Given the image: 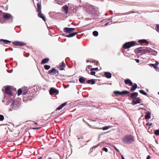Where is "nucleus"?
<instances>
[{
	"label": "nucleus",
	"instance_id": "obj_1",
	"mask_svg": "<svg viewBox=\"0 0 159 159\" xmlns=\"http://www.w3.org/2000/svg\"><path fill=\"white\" fill-rule=\"evenodd\" d=\"M122 141L125 144H130L134 141V137L131 134H127L123 137Z\"/></svg>",
	"mask_w": 159,
	"mask_h": 159
},
{
	"label": "nucleus",
	"instance_id": "obj_2",
	"mask_svg": "<svg viewBox=\"0 0 159 159\" xmlns=\"http://www.w3.org/2000/svg\"><path fill=\"white\" fill-rule=\"evenodd\" d=\"M11 108L10 110L11 111L16 110L19 107V104L17 101H13L10 105Z\"/></svg>",
	"mask_w": 159,
	"mask_h": 159
},
{
	"label": "nucleus",
	"instance_id": "obj_3",
	"mask_svg": "<svg viewBox=\"0 0 159 159\" xmlns=\"http://www.w3.org/2000/svg\"><path fill=\"white\" fill-rule=\"evenodd\" d=\"M143 52L145 53H149L150 54L156 55L157 54V52L154 50L150 48H146L143 49Z\"/></svg>",
	"mask_w": 159,
	"mask_h": 159
},
{
	"label": "nucleus",
	"instance_id": "obj_4",
	"mask_svg": "<svg viewBox=\"0 0 159 159\" xmlns=\"http://www.w3.org/2000/svg\"><path fill=\"white\" fill-rule=\"evenodd\" d=\"M135 42L134 41H131L126 43L123 45V47L125 49L129 48L135 45Z\"/></svg>",
	"mask_w": 159,
	"mask_h": 159
},
{
	"label": "nucleus",
	"instance_id": "obj_5",
	"mask_svg": "<svg viewBox=\"0 0 159 159\" xmlns=\"http://www.w3.org/2000/svg\"><path fill=\"white\" fill-rule=\"evenodd\" d=\"M12 44L14 46H25L26 45V43H25L18 41H16L13 42Z\"/></svg>",
	"mask_w": 159,
	"mask_h": 159
},
{
	"label": "nucleus",
	"instance_id": "obj_6",
	"mask_svg": "<svg viewBox=\"0 0 159 159\" xmlns=\"http://www.w3.org/2000/svg\"><path fill=\"white\" fill-rule=\"evenodd\" d=\"M129 92L127 91L124 90L121 92H120L119 91H114V93L116 95H123L124 94H126L129 93Z\"/></svg>",
	"mask_w": 159,
	"mask_h": 159
},
{
	"label": "nucleus",
	"instance_id": "obj_7",
	"mask_svg": "<svg viewBox=\"0 0 159 159\" xmlns=\"http://www.w3.org/2000/svg\"><path fill=\"white\" fill-rule=\"evenodd\" d=\"M75 30V28L65 27L64 28L63 31L66 33H70Z\"/></svg>",
	"mask_w": 159,
	"mask_h": 159
},
{
	"label": "nucleus",
	"instance_id": "obj_8",
	"mask_svg": "<svg viewBox=\"0 0 159 159\" xmlns=\"http://www.w3.org/2000/svg\"><path fill=\"white\" fill-rule=\"evenodd\" d=\"M49 93L51 95H53L54 94H58L59 91L58 90L54 88H52L49 91Z\"/></svg>",
	"mask_w": 159,
	"mask_h": 159
},
{
	"label": "nucleus",
	"instance_id": "obj_9",
	"mask_svg": "<svg viewBox=\"0 0 159 159\" xmlns=\"http://www.w3.org/2000/svg\"><path fill=\"white\" fill-rule=\"evenodd\" d=\"M58 71L55 68H52V70H50L48 71V73L51 75H53L56 73H58Z\"/></svg>",
	"mask_w": 159,
	"mask_h": 159
},
{
	"label": "nucleus",
	"instance_id": "obj_10",
	"mask_svg": "<svg viewBox=\"0 0 159 159\" xmlns=\"http://www.w3.org/2000/svg\"><path fill=\"white\" fill-rule=\"evenodd\" d=\"M141 102V99L139 98H136L135 100H133L132 101L133 105H135Z\"/></svg>",
	"mask_w": 159,
	"mask_h": 159
},
{
	"label": "nucleus",
	"instance_id": "obj_11",
	"mask_svg": "<svg viewBox=\"0 0 159 159\" xmlns=\"http://www.w3.org/2000/svg\"><path fill=\"white\" fill-rule=\"evenodd\" d=\"M68 7L67 5H65L62 7V11L66 14H67L68 13Z\"/></svg>",
	"mask_w": 159,
	"mask_h": 159
},
{
	"label": "nucleus",
	"instance_id": "obj_12",
	"mask_svg": "<svg viewBox=\"0 0 159 159\" xmlns=\"http://www.w3.org/2000/svg\"><path fill=\"white\" fill-rule=\"evenodd\" d=\"M66 65L63 61H62L61 64L58 67V68L61 70H63L65 67Z\"/></svg>",
	"mask_w": 159,
	"mask_h": 159
},
{
	"label": "nucleus",
	"instance_id": "obj_13",
	"mask_svg": "<svg viewBox=\"0 0 159 159\" xmlns=\"http://www.w3.org/2000/svg\"><path fill=\"white\" fill-rule=\"evenodd\" d=\"M138 95V93L137 92H134L132 93L130 97L132 99L134 100L135 99Z\"/></svg>",
	"mask_w": 159,
	"mask_h": 159
},
{
	"label": "nucleus",
	"instance_id": "obj_14",
	"mask_svg": "<svg viewBox=\"0 0 159 159\" xmlns=\"http://www.w3.org/2000/svg\"><path fill=\"white\" fill-rule=\"evenodd\" d=\"M125 83L126 84H129L130 86L133 85L132 82L129 79H126L125 81Z\"/></svg>",
	"mask_w": 159,
	"mask_h": 159
},
{
	"label": "nucleus",
	"instance_id": "obj_15",
	"mask_svg": "<svg viewBox=\"0 0 159 159\" xmlns=\"http://www.w3.org/2000/svg\"><path fill=\"white\" fill-rule=\"evenodd\" d=\"M3 16L4 19L7 20H9L10 19L11 16L10 14L9 13H6L3 15Z\"/></svg>",
	"mask_w": 159,
	"mask_h": 159
},
{
	"label": "nucleus",
	"instance_id": "obj_16",
	"mask_svg": "<svg viewBox=\"0 0 159 159\" xmlns=\"http://www.w3.org/2000/svg\"><path fill=\"white\" fill-rule=\"evenodd\" d=\"M5 93L9 95H12L11 90L9 87H7L5 89Z\"/></svg>",
	"mask_w": 159,
	"mask_h": 159
},
{
	"label": "nucleus",
	"instance_id": "obj_17",
	"mask_svg": "<svg viewBox=\"0 0 159 159\" xmlns=\"http://www.w3.org/2000/svg\"><path fill=\"white\" fill-rule=\"evenodd\" d=\"M67 103L66 102L64 103H63L61 105L57 107L56 110H59L61 109L63 107H64L65 105H67Z\"/></svg>",
	"mask_w": 159,
	"mask_h": 159
},
{
	"label": "nucleus",
	"instance_id": "obj_18",
	"mask_svg": "<svg viewBox=\"0 0 159 159\" xmlns=\"http://www.w3.org/2000/svg\"><path fill=\"white\" fill-rule=\"evenodd\" d=\"M67 103L66 102L64 103H63L61 105L57 107L56 110H59L61 109L63 107H64L65 105H67Z\"/></svg>",
	"mask_w": 159,
	"mask_h": 159
},
{
	"label": "nucleus",
	"instance_id": "obj_19",
	"mask_svg": "<svg viewBox=\"0 0 159 159\" xmlns=\"http://www.w3.org/2000/svg\"><path fill=\"white\" fill-rule=\"evenodd\" d=\"M67 103L66 102L64 103H63L61 105L57 107L56 110H59L61 109L63 107H64L65 105H67Z\"/></svg>",
	"mask_w": 159,
	"mask_h": 159
},
{
	"label": "nucleus",
	"instance_id": "obj_20",
	"mask_svg": "<svg viewBox=\"0 0 159 159\" xmlns=\"http://www.w3.org/2000/svg\"><path fill=\"white\" fill-rule=\"evenodd\" d=\"M39 13L38 14V16L39 17L42 18V19L44 21H46V19L45 17L43 16V14L41 13V12H38Z\"/></svg>",
	"mask_w": 159,
	"mask_h": 159
},
{
	"label": "nucleus",
	"instance_id": "obj_21",
	"mask_svg": "<svg viewBox=\"0 0 159 159\" xmlns=\"http://www.w3.org/2000/svg\"><path fill=\"white\" fill-rule=\"evenodd\" d=\"M80 82L81 83L85 84L86 78L83 77H81L79 79Z\"/></svg>",
	"mask_w": 159,
	"mask_h": 159
},
{
	"label": "nucleus",
	"instance_id": "obj_22",
	"mask_svg": "<svg viewBox=\"0 0 159 159\" xmlns=\"http://www.w3.org/2000/svg\"><path fill=\"white\" fill-rule=\"evenodd\" d=\"M104 75L107 78H110L111 77V74L109 72H105Z\"/></svg>",
	"mask_w": 159,
	"mask_h": 159
},
{
	"label": "nucleus",
	"instance_id": "obj_23",
	"mask_svg": "<svg viewBox=\"0 0 159 159\" xmlns=\"http://www.w3.org/2000/svg\"><path fill=\"white\" fill-rule=\"evenodd\" d=\"M137 84H134L132 87L131 89H130V91L131 92H133L137 88Z\"/></svg>",
	"mask_w": 159,
	"mask_h": 159
},
{
	"label": "nucleus",
	"instance_id": "obj_24",
	"mask_svg": "<svg viewBox=\"0 0 159 159\" xmlns=\"http://www.w3.org/2000/svg\"><path fill=\"white\" fill-rule=\"evenodd\" d=\"M77 34H78L77 32H74V33L70 34H69L66 35V37H69V38L73 37L75 36V35H76Z\"/></svg>",
	"mask_w": 159,
	"mask_h": 159
},
{
	"label": "nucleus",
	"instance_id": "obj_25",
	"mask_svg": "<svg viewBox=\"0 0 159 159\" xmlns=\"http://www.w3.org/2000/svg\"><path fill=\"white\" fill-rule=\"evenodd\" d=\"M49 59L46 58L43 59L41 61V64H43L48 62L49 61Z\"/></svg>",
	"mask_w": 159,
	"mask_h": 159
},
{
	"label": "nucleus",
	"instance_id": "obj_26",
	"mask_svg": "<svg viewBox=\"0 0 159 159\" xmlns=\"http://www.w3.org/2000/svg\"><path fill=\"white\" fill-rule=\"evenodd\" d=\"M138 42L140 43H146V45H147L148 44V42L145 39H141L139 40L138 41Z\"/></svg>",
	"mask_w": 159,
	"mask_h": 159
},
{
	"label": "nucleus",
	"instance_id": "obj_27",
	"mask_svg": "<svg viewBox=\"0 0 159 159\" xmlns=\"http://www.w3.org/2000/svg\"><path fill=\"white\" fill-rule=\"evenodd\" d=\"M87 83L88 84H94L95 83V81L93 79L89 80L87 81Z\"/></svg>",
	"mask_w": 159,
	"mask_h": 159
},
{
	"label": "nucleus",
	"instance_id": "obj_28",
	"mask_svg": "<svg viewBox=\"0 0 159 159\" xmlns=\"http://www.w3.org/2000/svg\"><path fill=\"white\" fill-rule=\"evenodd\" d=\"M158 64V63L156 61L155 64H149V66H153V68L155 69L157 66Z\"/></svg>",
	"mask_w": 159,
	"mask_h": 159
},
{
	"label": "nucleus",
	"instance_id": "obj_29",
	"mask_svg": "<svg viewBox=\"0 0 159 159\" xmlns=\"http://www.w3.org/2000/svg\"><path fill=\"white\" fill-rule=\"evenodd\" d=\"M37 11L38 12H41V7L40 4L39 3H37Z\"/></svg>",
	"mask_w": 159,
	"mask_h": 159
},
{
	"label": "nucleus",
	"instance_id": "obj_30",
	"mask_svg": "<svg viewBox=\"0 0 159 159\" xmlns=\"http://www.w3.org/2000/svg\"><path fill=\"white\" fill-rule=\"evenodd\" d=\"M0 41H2L5 44H7L8 43H11V41L8 40H7L3 39H0Z\"/></svg>",
	"mask_w": 159,
	"mask_h": 159
},
{
	"label": "nucleus",
	"instance_id": "obj_31",
	"mask_svg": "<svg viewBox=\"0 0 159 159\" xmlns=\"http://www.w3.org/2000/svg\"><path fill=\"white\" fill-rule=\"evenodd\" d=\"M145 119H148L150 118V112L147 113L145 115Z\"/></svg>",
	"mask_w": 159,
	"mask_h": 159
},
{
	"label": "nucleus",
	"instance_id": "obj_32",
	"mask_svg": "<svg viewBox=\"0 0 159 159\" xmlns=\"http://www.w3.org/2000/svg\"><path fill=\"white\" fill-rule=\"evenodd\" d=\"M108 21H110L111 22H112V20L111 18H109V19H106L104 20H102V21H104V22H107Z\"/></svg>",
	"mask_w": 159,
	"mask_h": 159
},
{
	"label": "nucleus",
	"instance_id": "obj_33",
	"mask_svg": "<svg viewBox=\"0 0 159 159\" xmlns=\"http://www.w3.org/2000/svg\"><path fill=\"white\" fill-rule=\"evenodd\" d=\"M28 92V89H24L23 90V95H26L27 93Z\"/></svg>",
	"mask_w": 159,
	"mask_h": 159
},
{
	"label": "nucleus",
	"instance_id": "obj_34",
	"mask_svg": "<svg viewBox=\"0 0 159 159\" xmlns=\"http://www.w3.org/2000/svg\"><path fill=\"white\" fill-rule=\"evenodd\" d=\"M23 93V91L21 89H19L18 90V96L21 94Z\"/></svg>",
	"mask_w": 159,
	"mask_h": 159
},
{
	"label": "nucleus",
	"instance_id": "obj_35",
	"mask_svg": "<svg viewBox=\"0 0 159 159\" xmlns=\"http://www.w3.org/2000/svg\"><path fill=\"white\" fill-rule=\"evenodd\" d=\"M44 69L46 70H48L50 68V66H49V65H45L44 66Z\"/></svg>",
	"mask_w": 159,
	"mask_h": 159
},
{
	"label": "nucleus",
	"instance_id": "obj_36",
	"mask_svg": "<svg viewBox=\"0 0 159 159\" xmlns=\"http://www.w3.org/2000/svg\"><path fill=\"white\" fill-rule=\"evenodd\" d=\"M93 35L95 36H97L98 35V32L96 31H93Z\"/></svg>",
	"mask_w": 159,
	"mask_h": 159
},
{
	"label": "nucleus",
	"instance_id": "obj_37",
	"mask_svg": "<svg viewBox=\"0 0 159 159\" xmlns=\"http://www.w3.org/2000/svg\"><path fill=\"white\" fill-rule=\"evenodd\" d=\"M139 92L141 94H142L145 95H147V93L145 92H144L143 90H140L139 91Z\"/></svg>",
	"mask_w": 159,
	"mask_h": 159
},
{
	"label": "nucleus",
	"instance_id": "obj_38",
	"mask_svg": "<svg viewBox=\"0 0 159 159\" xmlns=\"http://www.w3.org/2000/svg\"><path fill=\"white\" fill-rule=\"evenodd\" d=\"M154 134L156 135H159V129L156 130L155 131Z\"/></svg>",
	"mask_w": 159,
	"mask_h": 159
},
{
	"label": "nucleus",
	"instance_id": "obj_39",
	"mask_svg": "<svg viewBox=\"0 0 159 159\" xmlns=\"http://www.w3.org/2000/svg\"><path fill=\"white\" fill-rule=\"evenodd\" d=\"M156 30L159 33V25L157 24L156 25Z\"/></svg>",
	"mask_w": 159,
	"mask_h": 159
},
{
	"label": "nucleus",
	"instance_id": "obj_40",
	"mask_svg": "<svg viewBox=\"0 0 159 159\" xmlns=\"http://www.w3.org/2000/svg\"><path fill=\"white\" fill-rule=\"evenodd\" d=\"M4 119V116L1 115H0V120L2 121Z\"/></svg>",
	"mask_w": 159,
	"mask_h": 159
},
{
	"label": "nucleus",
	"instance_id": "obj_41",
	"mask_svg": "<svg viewBox=\"0 0 159 159\" xmlns=\"http://www.w3.org/2000/svg\"><path fill=\"white\" fill-rule=\"evenodd\" d=\"M109 128V127L107 126L103 127L102 128V129L103 130H107Z\"/></svg>",
	"mask_w": 159,
	"mask_h": 159
},
{
	"label": "nucleus",
	"instance_id": "obj_42",
	"mask_svg": "<svg viewBox=\"0 0 159 159\" xmlns=\"http://www.w3.org/2000/svg\"><path fill=\"white\" fill-rule=\"evenodd\" d=\"M98 70V68H93L91 69L90 71H92L93 70Z\"/></svg>",
	"mask_w": 159,
	"mask_h": 159
},
{
	"label": "nucleus",
	"instance_id": "obj_43",
	"mask_svg": "<svg viewBox=\"0 0 159 159\" xmlns=\"http://www.w3.org/2000/svg\"><path fill=\"white\" fill-rule=\"evenodd\" d=\"M111 22L110 21H109L108 22L106 23L104 25V26H106L109 25H110L111 24H109V23Z\"/></svg>",
	"mask_w": 159,
	"mask_h": 159
},
{
	"label": "nucleus",
	"instance_id": "obj_44",
	"mask_svg": "<svg viewBox=\"0 0 159 159\" xmlns=\"http://www.w3.org/2000/svg\"><path fill=\"white\" fill-rule=\"evenodd\" d=\"M103 150L104 151H105V152H107V151H108V149H107L106 148H105V147H104L103 148Z\"/></svg>",
	"mask_w": 159,
	"mask_h": 159
},
{
	"label": "nucleus",
	"instance_id": "obj_45",
	"mask_svg": "<svg viewBox=\"0 0 159 159\" xmlns=\"http://www.w3.org/2000/svg\"><path fill=\"white\" fill-rule=\"evenodd\" d=\"M90 74L92 75H94L95 74V71H91L90 72Z\"/></svg>",
	"mask_w": 159,
	"mask_h": 159
},
{
	"label": "nucleus",
	"instance_id": "obj_46",
	"mask_svg": "<svg viewBox=\"0 0 159 159\" xmlns=\"http://www.w3.org/2000/svg\"><path fill=\"white\" fill-rule=\"evenodd\" d=\"M40 128V127H35V128H32L33 129H35V130H36V129H39Z\"/></svg>",
	"mask_w": 159,
	"mask_h": 159
},
{
	"label": "nucleus",
	"instance_id": "obj_47",
	"mask_svg": "<svg viewBox=\"0 0 159 159\" xmlns=\"http://www.w3.org/2000/svg\"><path fill=\"white\" fill-rule=\"evenodd\" d=\"M155 70L157 71H159V68L157 66L156 68H155Z\"/></svg>",
	"mask_w": 159,
	"mask_h": 159
},
{
	"label": "nucleus",
	"instance_id": "obj_48",
	"mask_svg": "<svg viewBox=\"0 0 159 159\" xmlns=\"http://www.w3.org/2000/svg\"><path fill=\"white\" fill-rule=\"evenodd\" d=\"M142 48H139L138 50V51L139 52H141V51H142V49L141 50V49H142Z\"/></svg>",
	"mask_w": 159,
	"mask_h": 159
},
{
	"label": "nucleus",
	"instance_id": "obj_49",
	"mask_svg": "<svg viewBox=\"0 0 159 159\" xmlns=\"http://www.w3.org/2000/svg\"><path fill=\"white\" fill-rule=\"evenodd\" d=\"M99 144H98L97 145H96V146H94L93 147V148H96L98 146H99Z\"/></svg>",
	"mask_w": 159,
	"mask_h": 159
},
{
	"label": "nucleus",
	"instance_id": "obj_50",
	"mask_svg": "<svg viewBox=\"0 0 159 159\" xmlns=\"http://www.w3.org/2000/svg\"><path fill=\"white\" fill-rule=\"evenodd\" d=\"M92 67V66L91 65H89L88 66L87 68L88 69H90L91 67Z\"/></svg>",
	"mask_w": 159,
	"mask_h": 159
},
{
	"label": "nucleus",
	"instance_id": "obj_51",
	"mask_svg": "<svg viewBox=\"0 0 159 159\" xmlns=\"http://www.w3.org/2000/svg\"><path fill=\"white\" fill-rule=\"evenodd\" d=\"M114 148L117 151L119 152V150L116 147H114Z\"/></svg>",
	"mask_w": 159,
	"mask_h": 159
},
{
	"label": "nucleus",
	"instance_id": "obj_52",
	"mask_svg": "<svg viewBox=\"0 0 159 159\" xmlns=\"http://www.w3.org/2000/svg\"><path fill=\"white\" fill-rule=\"evenodd\" d=\"M150 155H148L146 159H150Z\"/></svg>",
	"mask_w": 159,
	"mask_h": 159
},
{
	"label": "nucleus",
	"instance_id": "obj_53",
	"mask_svg": "<svg viewBox=\"0 0 159 159\" xmlns=\"http://www.w3.org/2000/svg\"><path fill=\"white\" fill-rule=\"evenodd\" d=\"M135 61H136V62L138 63H139V60H138V59H135Z\"/></svg>",
	"mask_w": 159,
	"mask_h": 159
},
{
	"label": "nucleus",
	"instance_id": "obj_54",
	"mask_svg": "<svg viewBox=\"0 0 159 159\" xmlns=\"http://www.w3.org/2000/svg\"><path fill=\"white\" fill-rule=\"evenodd\" d=\"M42 157H39L38 159H42Z\"/></svg>",
	"mask_w": 159,
	"mask_h": 159
},
{
	"label": "nucleus",
	"instance_id": "obj_55",
	"mask_svg": "<svg viewBox=\"0 0 159 159\" xmlns=\"http://www.w3.org/2000/svg\"><path fill=\"white\" fill-rule=\"evenodd\" d=\"M121 157H122V159H125L124 157H123V156H122Z\"/></svg>",
	"mask_w": 159,
	"mask_h": 159
},
{
	"label": "nucleus",
	"instance_id": "obj_56",
	"mask_svg": "<svg viewBox=\"0 0 159 159\" xmlns=\"http://www.w3.org/2000/svg\"><path fill=\"white\" fill-rule=\"evenodd\" d=\"M152 123H150L149 124V126H150L152 125Z\"/></svg>",
	"mask_w": 159,
	"mask_h": 159
},
{
	"label": "nucleus",
	"instance_id": "obj_57",
	"mask_svg": "<svg viewBox=\"0 0 159 159\" xmlns=\"http://www.w3.org/2000/svg\"><path fill=\"white\" fill-rule=\"evenodd\" d=\"M105 16H107V14L106 13V14H105Z\"/></svg>",
	"mask_w": 159,
	"mask_h": 159
},
{
	"label": "nucleus",
	"instance_id": "obj_58",
	"mask_svg": "<svg viewBox=\"0 0 159 159\" xmlns=\"http://www.w3.org/2000/svg\"><path fill=\"white\" fill-rule=\"evenodd\" d=\"M10 49L11 50V51H12V50H13L12 48H10Z\"/></svg>",
	"mask_w": 159,
	"mask_h": 159
},
{
	"label": "nucleus",
	"instance_id": "obj_59",
	"mask_svg": "<svg viewBox=\"0 0 159 159\" xmlns=\"http://www.w3.org/2000/svg\"><path fill=\"white\" fill-rule=\"evenodd\" d=\"M34 124H36V125L37 124V122H35L34 123Z\"/></svg>",
	"mask_w": 159,
	"mask_h": 159
},
{
	"label": "nucleus",
	"instance_id": "obj_60",
	"mask_svg": "<svg viewBox=\"0 0 159 159\" xmlns=\"http://www.w3.org/2000/svg\"><path fill=\"white\" fill-rule=\"evenodd\" d=\"M5 51H6V52L7 51V49H5Z\"/></svg>",
	"mask_w": 159,
	"mask_h": 159
},
{
	"label": "nucleus",
	"instance_id": "obj_61",
	"mask_svg": "<svg viewBox=\"0 0 159 159\" xmlns=\"http://www.w3.org/2000/svg\"><path fill=\"white\" fill-rule=\"evenodd\" d=\"M89 62V61H87V62Z\"/></svg>",
	"mask_w": 159,
	"mask_h": 159
},
{
	"label": "nucleus",
	"instance_id": "obj_62",
	"mask_svg": "<svg viewBox=\"0 0 159 159\" xmlns=\"http://www.w3.org/2000/svg\"><path fill=\"white\" fill-rule=\"evenodd\" d=\"M157 93L158 95H159V92H158Z\"/></svg>",
	"mask_w": 159,
	"mask_h": 159
}]
</instances>
